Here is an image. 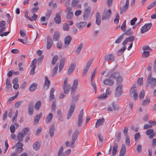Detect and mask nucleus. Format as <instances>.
Wrapping results in <instances>:
<instances>
[{
	"mask_svg": "<svg viewBox=\"0 0 156 156\" xmlns=\"http://www.w3.org/2000/svg\"><path fill=\"white\" fill-rule=\"evenodd\" d=\"M156 5V1L151 3L148 6L147 9L149 10Z\"/></svg>",
	"mask_w": 156,
	"mask_h": 156,
	"instance_id": "nucleus-53",
	"label": "nucleus"
},
{
	"mask_svg": "<svg viewBox=\"0 0 156 156\" xmlns=\"http://www.w3.org/2000/svg\"><path fill=\"white\" fill-rule=\"evenodd\" d=\"M126 49V47H124L122 48L119 50L117 52V54L118 56L121 55L124 52V51Z\"/></svg>",
	"mask_w": 156,
	"mask_h": 156,
	"instance_id": "nucleus-41",
	"label": "nucleus"
},
{
	"mask_svg": "<svg viewBox=\"0 0 156 156\" xmlns=\"http://www.w3.org/2000/svg\"><path fill=\"white\" fill-rule=\"evenodd\" d=\"M41 105V102L40 101H37L35 104L34 108L36 110H39Z\"/></svg>",
	"mask_w": 156,
	"mask_h": 156,
	"instance_id": "nucleus-34",
	"label": "nucleus"
},
{
	"mask_svg": "<svg viewBox=\"0 0 156 156\" xmlns=\"http://www.w3.org/2000/svg\"><path fill=\"white\" fill-rule=\"evenodd\" d=\"M122 87V84H120L116 87L115 92V96L116 97H119L122 94L121 88Z\"/></svg>",
	"mask_w": 156,
	"mask_h": 156,
	"instance_id": "nucleus-6",
	"label": "nucleus"
},
{
	"mask_svg": "<svg viewBox=\"0 0 156 156\" xmlns=\"http://www.w3.org/2000/svg\"><path fill=\"white\" fill-rule=\"evenodd\" d=\"M92 62V61L91 60H89L87 63L86 66L84 69L83 70L82 73V76H85L87 74L88 69L90 66Z\"/></svg>",
	"mask_w": 156,
	"mask_h": 156,
	"instance_id": "nucleus-10",
	"label": "nucleus"
},
{
	"mask_svg": "<svg viewBox=\"0 0 156 156\" xmlns=\"http://www.w3.org/2000/svg\"><path fill=\"white\" fill-rule=\"evenodd\" d=\"M112 12L111 10L108 9L107 12H104L102 16V20H105L107 18H108L111 15Z\"/></svg>",
	"mask_w": 156,
	"mask_h": 156,
	"instance_id": "nucleus-8",
	"label": "nucleus"
},
{
	"mask_svg": "<svg viewBox=\"0 0 156 156\" xmlns=\"http://www.w3.org/2000/svg\"><path fill=\"white\" fill-rule=\"evenodd\" d=\"M56 109V107L55 106V101H53L52 102V105H51V109L52 111H54Z\"/></svg>",
	"mask_w": 156,
	"mask_h": 156,
	"instance_id": "nucleus-59",
	"label": "nucleus"
},
{
	"mask_svg": "<svg viewBox=\"0 0 156 156\" xmlns=\"http://www.w3.org/2000/svg\"><path fill=\"white\" fill-rule=\"evenodd\" d=\"M65 61V58H62L60 60L59 66V71L60 72L64 67Z\"/></svg>",
	"mask_w": 156,
	"mask_h": 156,
	"instance_id": "nucleus-22",
	"label": "nucleus"
},
{
	"mask_svg": "<svg viewBox=\"0 0 156 156\" xmlns=\"http://www.w3.org/2000/svg\"><path fill=\"white\" fill-rule=\"evenodd\" d=\"M108 75H110V77L114 79H117L120 75L119 73L118 72L113 73V70H110L108 72Z\"/></svg>",
	"mask_w": 156,
	"mask_h": 156,
	"instance_id": "nucleus-9",
	"label": "nucleus"
},
{
	"mask_svg": "<svg viewBox=\"0 0 156 156\" xmlns=\"http://www.w3.org/2000/svg\"><path fill=\"white\" fill-rule=\"evenodd\" d=\"M118 147V144L115 143L113 147L112 154L113 156H115L118 151L117 148Z\"/></svg>",
	"mask_w": 156,
	"mask_h": 156,
	"instance_id": "nucleus-21",
	"label": "nucleus"
},
{
	"mask_svg": "<svg viewBox=\"0 0 156 156\" xmlns=\"http://www.w3.org/2000/svg\"><path fill=\"white\" fill-rule=\"evenodd\" d=\"M125 143L127 145H129L130 144V140L129 139V136H126L125 138Z\"/></svg>",
	"mask_w": 156,
	"mask_h": 156,
	"instance_id": "nucleus-58",
	"label": "nucleus"
},
{
	"mask_svg": "<svg viewBox=\"0 0 156 156\" xmlns=\"http://www.w3.org/2000/svg\"><path fill=\"white\" fill-rule=\"evenodd\" d=\"M86 24V22H81L77 23L76 25L80 30H81L85 27Z\"/></svg>",
	"mask_w": 156,
	"mask_h": 156,
	"instance_id": "nucleus-19",
	"label": "nucleus"
},
{
	"mask_svg": "<svg viewBox=\"0 0 156 156\" xmlns=\"http://www.w3.org/2000/svg\"><path fill=\"white\" fill-rule=\"evenodd\" d=\"M107 98V96L106 94H101L97 98L100 99H106Z\"/></svg>",
	"mask_w": 156,
	"mask_h": 156,
	"instance_id": "nucleus-50",
	"label": "nucleus"
},
{
	"mask_svg": "<svg viewBox=\"0 0 156 156\" xmlns=\"http://www.w3.org/2000/svg\"><path fill=\"white\" fill-rule=\"evenodd\" d=\"M27 37H26L25 38H24V40L23 39L20 38H18V40L19 41L21 42L23 44H26L27 43Z\"/></svg>",
	"mask_w": 156,
	"mask_h": 156,
	"instance_id": "nucleus-51",
	"label": "nucleus"
},
{
	"mask_svg": "<svg viewBox=\"0 0 156 156\" xmlns=\"http://www.w3.org/2000/svg\"><path fill=\"white\" fill-rule=\"evenodd\" d=\"M122 80V77L119 75L118 78H117L116 82L117 84H119L121 83Z\"/></svg>",
	"mask_w": 156,
	"mask_h": 156,
	"instance_id": "nucleus-54",
	"label": "nucleus"
},
{
	"mask_svg": "<svg viewBox=\"0 0 156 156\" xmlns=\"http://www.w3.org/2000/svg\"><path fill=\"white\" fill-rule=\"evenodd\" d=\"M78 80L77 79H75L74 81L73 84L71 88L76 89L78 85Z\"/></svg>",
	"mask_w": 156,
	"mask_h": 156,
	"instance_id": "nucleus-39",
	"label": "nucleus"
},
{
	"mask_svg": "<svg viewBox=\"0 0 156 156\" xmlns=\"http://www.w3.org/2000/svg\"><path fill=\"white\" fill-rule=\"evenodd\" d=\"M53 44L52 39L49 36L47 37L46 48L48 50H50Z\"/></svg>",
	"mask_w": 156,
	"mask_h": 156,
	"instance_id": "nucleus-4",
	"label": "nucleus"
},
{
	"mask_svg": "<svg viewBox=\"0 0 156 156\" xmlns=\"http://www.w3.org/2000/svg\"><path fill=\"white\" fill-rule=\"evenodd\" d=\"M129 5V0H126V3L124 6L120 7V13L122 14L123 12H126L128 9Z\"/></svg>",
	"mask_w": 156,
	"mask_h": 156,
	"instance_id": "nucleus-5",
	"label": "nucleus"
},
{
	"mask_svg": "<svg viewBox=\"0 0 156 156\" xmlns=\"http://www.w3.org/2000/svg\"><path fill=\"white\" fill-rule=\"evenodd\" d=\"M23 145L22 143L20 142H18L16 144L15 146H14L12 147V148L13 149L14 148H15L16 147L19 148H23Z\"/></svg>",
	"mask_w": 156,
	"mask_h": 156,
	"instance_id": "nucleus-43",
	"label": "nucleus"
},
{
	"mask_svg": "<svg viewBox=\"0 0 156 156\" xmlns=\"http://www.w3.org/2000/svg\"><path fill=\"white\" fill-rule=\"evenodd\" d=\"M103 83L104 84L112 86L114 83V81L109 78H107L104 80Z\"/></svg>",
	"mask_w": 156,
	"mask_h": 156,
	"instance_id": "nucleus-16",
	"label": "nucleus"
},
{
	"mask_svg": "<svg viewBox=\"0 0 156 156\" xmlns=\"http://www.w3.org/2000/svg\"><path fill=\"white\" fill-rule=\"evenodd\" d=\"M79 132L78 129L76 130L73 132L72 135V144H74L75 141L76 140L77 136L79 134Z\"/></svg>",
	"mask_w": 156,
	"mask_h": 156,
	"instance_id": "nucleus-12",
	"label": "nucleus"
},
{
	"mask_svg": "<svg viewBox=\"0 0 156 156\" xmlns=\"http://www.w3.org/2000/svg\"><path fill=\"white\" fill-rule=\"evenodd\" d=\"M83 44L82 43H81L80 44L78 45L75 51L76 54H79L80 53L81 50L83 48Z\"/></svg>",
	"mask_w": 156,
	"mask_h": 156,
	"instance_id": "nucleus-28",
	"label": "nucleus"
},
{
	"mask_svg": "<svg viewBox=\"0 0 156 156\" xmlns=\"http://www.w3.org/2000/svg\"><path fill=\"white\" fill-rule=\"evenodd\" d=\"M128 128L127 127H125L124 129L123 130V133L126 136H128Z\"/></svg>",
	"mask_w": 156,
	"mask_h": 156,
	"instance_id": "nucleus-61",
	"label": "nucleus"
},
{
	"mask_svg": "<svg viewBox=\"0 0 156 156\" xmlns=\"http://www.w3.org/2000/svg\"><path fill=\"white\" fill-rule=\"evenodd\" d=\"M124 35V34H123L119 36L118 38L115 41V43L116 44H119L120 43L123 38Z\"/></svg>",
	"mask_w": 156,
	"mask_h": 156,
	"instance_id": "nucleus-38",
	"label": "nucleus"
},
{
	"mask_svg": "<svg viewBox=\"0 0 156 156\" xmlns=\"http://www.w3.org/2000/svg\"><path fill=\"white\" fill-rule=\"evenodd\" d=\"M146 134L149 136V137L151 139H152L155 135V133L154 132L152 129H147L146 131Z\"/></svg>",
	"mask_w": 156,
	"mask_h": 156,
	"instance_id": "nucleus-11",
	"label": "nucleus"
},
{
	"mask_svg": "<svg viewBox=\"0 0 156 156\" xmlns=\"http://www.w3.org/2000/svg\"><path fill=\"white\" fill-rule=\"evenodd\" d=\"M119 16L118 13H117L116 14V16L114 20V22L115 23L117 24L119 21Z\"/></svg>",
	"mask_w": 156,
	"mask_h": 156,
	"instance_id": "nucleus-55",
	"label": "nucleus"
},
{
	"mask_svg": "<svg viewBox=\"0 0 156 156\" xmlns=\"http://www.w3.org/2000/svg\"><path fill=\"white\" fill-rule=\"evenodd\" d=\"M140 135L139 133L135 134L134 135V139L135 140H137L140 139Z\"/></svg>",
	"mask_w": 156,
	"mask_h": 156,
	"instance_id": "nucleus-57",
	"label": "nucleus"
},
{
	"mask_svg": "<svg viewBox=\"0 0 156 156\" xmlns=\"http://www.w3.org/2000/svg\"><path fill=\"white\" fill-rule=\"evenodd\" d=\"M71 152V150L70 149H69L68 150H66L62 154V156H66L70 154Z\"/></svg>",
	"mask_w": 156,
	"mask_h": 156,
	"instance_id": "nucleus-62",
	"label": "nucleus"
},
{
	"mask_svg": "<svg viewBox=\"0 0 156 156\" xmlns=\"http://www.w3.org/2000/svg\"><path fill=\"white\" fill-rule=\"evenodd\" d=\"M25 135L23 134L22 133L19 132L17 134L18 140L19 141H22L23 140V138L25 136Z\"/></svg>",
	"mask_w": 156,
	"mask_h": 156,
	"instance_id": "nucleus-33",
	"label": "nucleus"
},
{
	"mask_svg": "<svg viewBox=\"0 0 156 156\" xmlns=\"http://www.w3.org/2000/svg\"><path fill=\"white\" fill-rule=\"evenodd\" d=\"M126 21L125 20L122 24L121 27V29L123 31H125L126 30Z\"/></svg>",
	"mask_w": 156,
	"mask_h": 156,
	"instance_id": "nucleus-56",
	"label": "nucleus"
},
{
	"mask_svg": "<svg viewBox=\"0 0 156 156\" xmlns=\"http://www.w3.org/2000/svg\"><path fill=\"white\" fill-rule=\"evenodd\" d=\"M37 87V85L36 84H33L29 87V90L30 91H33L36 89Z\"/></svg>",
	"mask_w": 156,
	"mask_h": 156,
	"instance_id": "nucleus-40",
	"label": "nucleus"
},
{
	"mask_svg": "<svg viewBox=\"0 0 156 156\" xmlns=\"http://www.w3.org/2000/svg\"><path fill=\"white\" fill-rule=\"evenodd\" d=\"M150 55V51H144L142 53V57L145 58Z\"/></svg>",
	"mask_w": 156,
	"mask_h": 156,
	"instance_id": "nucleus-47",
	"label": "nucleus"
},
{
	"mask_svg": "<svg viewBox=\"0 0 156 156\" xmlns=\"http://www.w3.org/2000/svg\"><path fill=\"white\" fill-rule=\"evenodd\" d=\"M61 15L57 13L56 14V17L54 18V21L57 24H59L61 22Z\"/></svg>",
	"mask_w": 156,
	"mask_h": 156,
	"instance_id": "nucleus-20",
	"label": "nucleus"
},
{
	"mask_svg": "<svg viewBox=\"0 0 156 156\" xmlns=\"http://www.w3.org/2000/svg\"><path fill=\"white\" fill-rule=\"evenodd\" d=\"M58 66L56 65L54 68L52 70V73L51 75L52 77H53L56 75L57 73V72L58 70Z\"/></svg>",
	"mask_w": 156,
	"mask_h": 156,
	"instance_id": "nucleus-36",
	"label": "nucleus"
},
{
	"mask_svg": "<svg viewBox=\"0 0 156 156\" xmlns=\"http://www.w3.org/2000/svg\"><path fill=\"white\" fill-rule=\"evenodd\" d=\"M55 130V127L52 124L50 128L49 133L50 136L51 137H52L54 135V133Z\"/></svg>",
	"mask_w": 156,
	"mask_h": 156,
	"instance_id": "nucleus-29",
	"label": "nucleus"
},
{
	"mask_svg": "<svg viewBox=\"0 0 156 156\" xmlns=\"http://www.w3.org/2000/svg\"><path fill=\"white\" fill-rule=\"evenodd\" d=\"M6 23L5 21H1L0 23V28L1 29H4L5 30V25Z\"/></svg>",
	"mask_w": 156,
	"mask_h": 156,
	"instance_id": "nucleus-44",
	"label": "nucleus"
},
{
	"mask_svg": "<svg viewBox=\"0 0 156 156\" xmlns=\"http://www.w3.org/2000/svg\"><path fill=\"white\" fill-rule=\"evenodd\" d=\"M60 33L59 32L56 31L55 32L53 36V39L54 41H58L60 37Z\"/></svg>",
	"mask_w": 156,
	"mask_h": 156,
	"instance_id": "nucleus-26",
	"label": "nucleus"
},
{
	"mask_svg": "<svg viewBox=\"0 0 156 156\" xmlns=\"http://www.w3.org/2000/svg\"><path fill=\"white\" fill-rule=\"evenodd\" d=\"M76 65V64L75 62H73L71 64L68 71V73L69 75H70L73 72L75 68Z\"/></svg>",
	"mask_w": 156,
	"mask_h": 156,
	"instance_id": "nucleus-18",
	"label": "nucleus"
},
{
	"mask_svg": "<svg viewBox=\"0 0 156 156\" xmlns=\"http://www.w3.org/2000/svg\"><path fill=\"white\" fill-rule=\"evenodd\" d=\"M73 16V12H67L66 14V18L67 20H71Z\"/></svg>",
	"mask_w": 156,
	"mask_h": 156,
	"instance_id": "nucleus-37",
	"label": "nucleus"
},
{
	"mask_svg": "<svg viewBox=\"0 0 156 156\" xmlns=\"http://www.w3.org/2000/svg\"><path fill=\"white\" fill-rule=\"evenodd\" d=\"M40 119V116L38 115H37L34 118V124L35 125L37 124L38 123Z\"/></svg>",
	"mask_w": 156,
	"mask_h": 156,
	"instance_id": "nucleus-42",
	"label": "nucleus"
},
{
	"mask_svg": "<svg viewBox=\"0 0 156 156\" xmlns=\"http://www.w3.org/2000/svg\"><path fill=\"white\" fill-rule=\"evenodd\" d=\"M63 151V147L61 146L59 150L58 153V156H62V152Z\"/></svg>",
	"mask_w": 156,
	"mask_h": 156,
	"instance_id": "nucleus-52",
	"label": "nucleus"
},
{
	"mask_svg": "<svg viewBox=\"0 0 156 156\" xmlns=\"http://www.w3.org/2000/svg\"><path fill=\"white\" fill-rule=\"evenodd\" d=\"M55 90L54 88L53 87L51 88L50 91V96H49V100L51 101L54 99L55 98V96L54 94V92Z\"/></svg>",
	"mask_w": 156,
	"mask_h": 156,
	"instance_id": "nucleus-30",
	"label": "nucleus"
},
{
	"mask_svg": "<svg viewBox=\"0 0 156 156\" xmlns=\"http://www.w3.org/2000/svg\"><path fill=\"white\" fill-rule=\"evenodd\" d=\"M150 102L149 97L148 96H146V99L142 101V105H146L148 104Z\"/></svg>",
	"mask_w": 156,
	"mask_h": 156,
	"instance_id": "nucleus-35",
	"label": "nucleus"
},
{
	"mask_svg": "<svg viewBox=\"0 0 156 156\" xmlns=\"http://www.w3.org/2000/svg\"><path fill=\"white\" fill-rule=\"evenodd\" d=\"M58 56L57 55H55L52 58V61L51 62L52 64L53 65H54L58 59Z\"/></svg>",
	"mask_w": 156,
	"mask_h": 156,
	"instance_id": "nucleus-46",
	"label": "nucleus"
},
{
	"mask_svg": "<svg viewBox=\"0 0 156 156\" xmlns=\"http://www.w3.org/2000/svg\"><path fill=\"white\" fill-rule=\"evenodd\" d=\"M10 132L12 133H14L15 131V128L14 125H11L10 127Z\"/></svg>",
	"mask_w": 156,
	"mask_h": 156,
	"instance_id": "nucleus-60",
	"label": "nucleus"
},
{
	"mask_svg": "<svg viewBox=\"0 0 156 156\" xmlns=\"http://www.w3.org/2000/svg\"><path fill=\"white\" fill-rule=\"evenodd\" d=\"M104 58L105 60L107 62L114 61L115 59L114 56L112 54L106 55L105 56Z\"/></svg>",
	"mask_w": 156,
	"mask_h": 156,
	"instance_id": "nucleus-13",
	"label": "nucleus"
},
{
	"mask_svg": "<svg viewBox=\"0 0 156 156\" xmlns=\"http://www.w3.org/2000/svg\"><path fill=\"white\" fill-rule=\"evenodd\" d=\"M78 2L79 1L78 0H73L72 4V6L73 7H75L77 6Z\"/></svg>",
	"mask_w": 156,
	"mask_h": 156,
	"instance_id": "nucleus-64",
	"label": "nucleus"
},
{
	"mask_svg": "<svg viewBox=\"0 0 156 156\" xmlns=\"http://www.w3.org/2000/svg\"><path fill=\"white\" fill-rule=\"evenodd\" d=\"M40 144L37 141L33 145V149L35 151H37L40 149Z\"/></svg>",
	"mask_w": 156,
	"mask_h": 156,
	"instance_id": "nucleus-23",
	"label": "nucleus"
},
{
	"mask_svg": "<svg viewBox=\"0 0 156 156\" xmlns=\"http://www.w3.org/2000/svg\"><path fill=\"white\" fill-rule=\"evenodd\" d=\"M50 85V81L49 80L48 77L47 76L45 77V82L44 87L47 90L49 88Z\"/></svg>",
	"mask_w": 156,
	"mask_h": 156,
	"instance_id": "nucleus-17",
	"label": "nucleus"
},
{
	"mask_svg": "<svg viewBox=\"0 0 156 156\" xmlns=\"http://www.w3.org/2000/svg\"><path fill=\"white\" fill-rule=\"evenodd\" d=\"M126 147L124 144H122V148L120 151L119 156H124L126 153Z\"/></svg>",
	"mask_w": 156,
	"mask_h": 156,
	"instance_id": "nucleus-24",
	"label": "nucleus"
},
{
	"mask_svg": "<svg viewBox=\"0 0 156 156\" xmlns=\"http://www.w3.org/2000/svg\"><path fill=\"white\" fill-rule=\"evenodd\" d=\"M63 89L64 90V92L65 94H67L69 91L71 87L69 84L66 85V86H62Z\"/></svg>",
	"mask_w": 156,
	"mask_h": 156,
	"instance_id": "nucleus-25",
	"label": "nucleus"
},
{
	"mask_svg": "<svg viewBox=\"0 0 156 156\" xmlns=\"http://www.w3.org/2000/svg\"><path fill=\"white\" fill-rule=\"evenodd\" d=\"M105 122V119L104 118H102L101 119H98L96 122L95 127L98 128L99 126L103 125Z\"/></svg>",
	"mask_w": 156,
	"mask_h": 156,
	"instance_id": "nucleus-15",
	"label": "nucleus"
},
{
	"mask_svg": "<svg viewBox=\"0 0 156 156\" xmlns=\"http://www.w3.org/2000/svg\"><path fill=\"white\" fill-rule=\"evenodd\" d=\"M63 30L65 31H68L69 29V25L66 23H65L63 26Z\"/></svg>",
	"mask_w": 156,
	"mask_h": 156,
	"instance_id": "nucleus-49",
	"label": "nucleus"
},
{
	"mask_svg": "<svg viewBox=\"0 0 156 156\" xmlns=\"http://www.w3.org/2000/svg\"><path fill=\"white\" fill-rule=\"evenodd\" d=\"M72 40V38L70 36L68 35L66 37L64 40L65 44L66 45H69L70 43Z\"/></svg>",
	"mask_w": 156,
	"mask_h": 156,
	"instance_id": "nucleus-31",
	"label": "nucleus"
},
{
	"mask_svg": "<svg viewBox=\"0 0 156 156\" xmlns=\"http://www.w3.org/2000/svg\"><path fill=\"white\" fill-rule=\"evenodd\" d=\"M53 115L52 113H50L46 117L45 122L46 123H49L51 121Z\"/></svg>",
	"mask_w": 156,
	"mask_h": 156,
	"instance_id": "nucleus-32",
	"label": "nucleus"
},
{
	"mask_svg": "<svg viewBox=\"0 0 156 156\" xmlns=\"http://www.w3.org/2000/svg\"><path fill=\"white\" fill-rule=\"evenodd\" d=\"M156 85V79L154 78H152L150 79L149 81L147 80L146 86L148 87L149 86H151V88H153Z\"/></svg>",
	"mask_w": 156,
	"mask_h": 156,
	"instance_id": "nucleus-2",
	"label": "nucleus"
},
{
	"mask_svg": "<svg viewBox=\"0 0 156 156\" xmlns=\"http://www.w3.org/2000/svg\"><path fill=\"white\" fill-rule=\"evenodd\" d=\"M130 94L131 96L133 94V96L135 100L137 99L138 97V92L136 90H135L133 91H130Z\"/></svg>",
	"mask_w": 156,
	"mask_h": 156,
	"instance_id": "nucleus-27",
	"label": "nucleus"
},
{
	"mask_svg": "<svg viewBox=\"0 0 156 156\" xmlns=\"http://www.w3.org/2000/svg\"><path fill=\"white\" fill-rule=\"evenodd\" d=\"M83 122V117H78V125L79 126H80Z\"/></svg>",
	"mask_w": 156,
	"mask_h": 156,
	"instance_id": "nucleus-63",
	"label": "nucleus"
},
{
	"mask_svg": "<svg viewBox=\"0 0 156 156\" xmlns=\"http://www.w3.org/2000/svg\"><path fill=\"white\" fill-rule=\"evenodd\" d=\"M30 129L29 128L25 127L22 130L21 132L23 133L25 136L27 132L30 131Z\"/></svg>",
	"mask_w": 156,
	"mask_h": 156,
	"instance_id": "nucleus-45",
	"label": "nucleus"
},
{
	"mask_svg": "<svg viewBox=\"0 0 156 156\" xmlns=\"http://www.w3.org/2000/svg\"><path fill=\"white\" fill-rule=\"evenodd\" d=\"M34 112V104L32 101H30L28 105V113L30 115H32Z\"/></svg>",
	"mask_w": 156,
	"mask_h": 156,
	"instance_id": "nucleus-14",
	"label": "nucleus"
},
{
	"mask_svg": "<svg viewBox=\"0 0 156 156\" xmlns=\"http://www.w3.org/2000/svg\"><path fill=\"white\" fill-rule=\"evenodd\" d=\"M152 26V24L151 23L145 24L141 27L140 30L141 32L142 33H144L150 29Z\"/></svg>",
	"mask_w": 156,
	"mask_h": 156,
	"instance_id": "nucleus-3",
	"label": "nucleus"
},
{
	"mask_svg": "<svg viewBox=\"0 0 156 156\" xmlns=\"http://www.w3.org/2000/svg\"><path fill=\"white\" fill-rule=\"evenodd\" d=\"M133 34V32L131 29H129L126 31L124 34H125L127 36L132 35Z\"/></svg>",
	"mask_w": 156,
	"mask_h": 156,
	"instance_id": "nucleus-48",
	"label": "nucleus"
},
{
	"mask_svg": "<svg viewBox=\"0 0 156 156\" xmlns=\"http://www.w3.org/2000/svg\"><path fill=\"white\" fill-rule=\"evenodd\" d=\"M72 98L73 99L71 101L70 107L67 114V119H69L71 118L73 113L76 107L74 103L76 102L78 99L79 96L78 95H77L75 97L74 96V97H73Z\"/></svg>",
	"mask_w": 156,
	"mask_h": 156,
	"instance_id": "nucleus-1",
	"label": "nucleus"
},
{
	"mask_svg": "<svg viewBox=\"0 0 156 156\" xmlns=\"http://www.w3.org/2000/svg\"><path fill=\"white\" fill-rule=\"evenodd\" d=\"M90 12V8L89 7L85 9L84 10L83 17L84 20H87L89 18Z\"/></svg>",
	"mask_w": 156,
	"mask_h": 156,
	"instance_id": "nucleus-7",
	"label": "nucleus"
}]
</instances>
